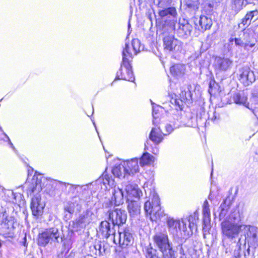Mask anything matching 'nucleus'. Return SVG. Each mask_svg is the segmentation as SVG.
Instances as JSON below:
<instances>
[{
    "instance_id": "obj_1",
    "label": "nucleus",
    "mask_w": 258,
    "mask_h": 258,
    "mask_svg": "<svg viewBox=\"0 0 258 258\" xmlns=\"http://www.w3.org/2000/svg\"><path fill=\"white\" fill-rule=\"evenodd\" d=\"M240 216L237 212L231 213L221 223L223 236L229 239H233L238 236L242 228V225L239 224Z\"/></svg>"
},
{
    "instance_id": "obj_2",
    "label": "nucleus",
    "mask_w": 258,
    "mask_h": 258,
    "mask_svg": "<svg viewBox=\"0 0 258 258\" xmlns=\"http://www.w3.org/2000/svg\"><path fill=\"white\" fill-rule=\"evenodd\" d=\"M154 244L162 253V258H176V251L173 249L172 243L169 242L166 232H157L153 237Z\"/></svg>"
},
{
    "instance_id": "obj_3",
    "label": "nucleus",
    "mask_w": 258,
    "mask_h": 258,
    "mask_svg": "<svg viewBox=\"0 0 258 258\" xmlns=\"http://www.w3.org/2000/svg\"><path fill=\"white\" fill-rule=\"evenodd\" d=\"M129 44L125 43V47L123 48L122 52V60L120 68L119 71L117 72L116 76L114 81L118 80H124L134 82L135 80L132 67L127 58V57L132 56V53L129 52Z\"/></svg>"
},
{
    "instance_id": "obj_4",
    "label": "nucleus",
    "mask_w": 258,
    "mask_h": 258,
    "mask_svg": "<svg viewBox=\"0 0 258 258\" xmlns=\"http://www.w3.org/2000/svg\"><path fill=\"white\" fill-rule=\"evenodd\" d=\"M144 210L146 214L150 216L152 221L156 222L158 220H163L165 217L164 211L160 206L159 198L158 196H154L152 202H146L144 204Z\"/></svg>"
},
{
    "instance_id": "obj_5",
    "label": "nucleus",
    "mask_w": 258,
    "mask_h": 258,
    "mask_svg": "<svg viewBox=\"0 0 258 258\" xmlns=\"http://www.w3.org/2000/svg\"><path fill=\"white\" fill-rule=\"evenodd\" d=\"M60 233L58 228L52 227L46 228L38 234L37 244L40 246L45 247L48 244L59 243V239L62 240L60 237Z\"/></svg>"
},
{
    "instance_id": "obj_6",
    "label": "nucleus",
    "mask_w": 258,
    "mask_h": 258,
    "mask_svg": "<svg viewBox=\"0 0 258 258\" xmlns=\"http://www.w3.org/2000/svg\"><path fill=\"white\" fill-rule=\"evenodd\" d=\"M191 86L187 87V90H182L178 98H172L170 103L173 105L175 109L179 110L180 112L182 110L184 104H190L192 102V94L190 90Z\"/></svg>"
},
{
    "instance_id": "obj_7",
    "label": "nucleus",
    "mask_w": 258,
    "mask_h": 258,
    "mask_svg": "<svg viewBox=\"0 0 258 258\" xmlns=\"http://www.w3.org/2000/svg\"><path fill=\"white\" fill-rule=\"evenodd\" d=\"M94 214L90 209H87L80 214L78 218L72 221V227L75 231L85 228L93 220Z\"/></svg>"
},
{
    "instance_id": "obj_8",
    "label": "nucleus",
    "mask_w": 258,
    "mask_h": 258,
    "mask_svg": "<svg viewBox=\"0 0 258 258\" xmlns=\"http://www.w3.org/2000/svg\"><path fill=\"white\" fill-rule=\"evenodd\" d=\"M158 15L162 22L170 25L176 22L178 16L176 8L170 6L159 9Z\"/></svg>"
},
{
    "instance_id": "obj_9",
    "label": "nucleus",
    "mask_w": 258,
    "mask_h": 258,
    "mask_svg": "<svg viewBox=\"0 0 258 258\" xmlns=\"http://www.w3.org/2000/svg\"><path fill=\"white\" fill-rule=\"evenodd\" d=\"M194 24L193 18L189 20L184 19L180 20L177 24V28H176V27L174 26L177 35L183 39L188 38L191 35L192 31V24Z\"/></svg>"
},
{
    "instance_id": "obj_10",
    "label": "nucleus",
    "mask_w": 258,
    "mask_h": 258,
    "mask_svg": "<svg viewBox=\"0 0 258 258\" xmlns=\"http://www.w3.org/2000/svg\"><path fill=\"white\" fill-rule=\"evenodd\" d=\"M109 219L111 221L113 226L118 227L124 224L127 220V213L124 210L116 208L107 212Z\"/></svg>"
},
{
    "instance_id": "obj_11",
    "label": "nucleus",
    "mask_w": 258,
    "mask_h": 258,
    "mask_svg": "<svg viewBox=\"0 0 258 258\" xmlns=\"http://www.w3.org/2000/svg\"><path fill=\"white\" fill-rule=\"evenodd\" d=\"M164 49L176 52L181 50L182 42L172 35L165 36L163 39Z\"/></svg>"
},
{
    "instance_id": "obj_12",
    "label": "nucleus",
    "mask_w": 258,
    "mask_h": 258,
    "mask_svg": "<svg viewBox=\"0 0 258 258\" xmlns=\"http://www.w3.org/2000/svg\"><path fill=\"white\" fill-rule=\"evenodd\" d=\"M2 224L4 229L3 236L6 238H13L15 236V229L18 225L15 218L9 216Z\"/></svg>"
},
{
    "instance_id": "obj_13",
    "label": "nucleus",
    "mask_w": 258,
    "mask_h": 258,
    "mask_svg": "<svg viewBox=\"0 0 258 258\" xmlns=\"http://www.w3.org/2000/svg\"><path fill=\"white\" fill-rule=\"evenodd\" d=\"M239 80L245 86H248L255 81L254 72L249 67H244L239 71Z\"/></svg>"
},
{
    "instance_id": "obj_14",
    "label": "nucleus",
    "mask_w": 258,
    "mask_h": 258,
    "mask_svg": "<svg viewBox=\"0 0 258 258\" xmlns=\"http://www.w3.org/2000/svg\"><path fill=\"white\" fill-rule=\"evenodd\" d=\"M195 28L201 32L209 30L212 24V19L206 16H201L199 19L193 18Z\"/></svg>"
},
{
    "instance_id": "obj_15",
    "label": "nucleus",
    "mask_w": 258,
    "mask_h": 258,
    "mask_svg": "<svg viewBox=\"0 0 258 258\" xmlns=\"http://www.w3.org/2000/svg\"><path fill=\"white\" fill-rule=\"evenodd\" d=\"M45 206V204L41 201V198L39 195L32 199L30 207L33 216L37 217L41 216L43 213Z\"/></svg>"
},
{
    "instance_id": "obj_16",
    "label": "nucleus",
    "mask_w": 258,
    "mask_h": 258,
    "mask_svg": "<svg viewBox=\"0 0 258 258\" xmlns=\"http://www.w3.org/2000/svg\"><path fill=\"white\" fill-rule=\"evenodd\" d=\"M119 243L122 248L131 246L134 243V238L130 228H125L122 232H119Z\"/></svg>"
},
{
    "instance_id": "obj_17",
    "label": "nucleus",
    "mask_w": 258,
    "mask_h": 258,
    "mask_svg": "<svg viewBox=\"0 0 258 258\" xmlns=\"http://www.w3.org/2000/svg\"><path fill=\"white\" fill-rule=\"evenodd\" d=\"M166 220L169 231L173 235H178L180 233L181 236L183 235L182 230V221L178 220H175L173 218L166 217L163 219V221Z\"/></svg>"
},
{
    "instance_id": "obj_18",
    "label": "nucleus",
    "mask_w": 258,
    "mask_h": 258,
    "mask_svg": "<svg viewBox=\"0 0 258 258\" xmlns=\"http://www.w3.org/2000/svg\"><path fill=\"white\" fill-rule=\"evenodd\" d=\"M233 61L229 58L216 56L214 60V67L216 70L220 71H227L232 66Z\"/></svg>"
},
{
    "instance_id": "obj_19",
    "label": "nucleus",
    "mask_w": 258,
    "mask_h": 258,
    "mask_svg": "<svg viewBox=\"0 0 258 258\" xmlns=\"http://www.w3.org/2000/svg\"><path fill=\"white\" fill-rule=\"evenodd\" d=\"M258 18V10L255 9L248 11L245 16L241 19V22L238 24L239 28H247L252 21H255Z\"/></svg>"
},
{
    "instance_id": "obj_20",
    "label": "nucleus",
    "mask_w": 258,
    "mask_h": 258,
    "mask_svg": "<svg viewBox=\"0 0 258 258\" xmlns=\"http://www.w3.org/2000/svg\"><path fill=\"white\" fill-rule=\"evenodd\" d=\"M243 230L245 236V240H247L248 243L254 242L257 240V233L258 228L254 226L242 225Z\"/></svg>"
},
{
    "instance_id": "obj_21",
    "label": "nucleus",
    "mask_w": 258,
    "mask_h": 258,
    "mask_svg": "<svg viewBox=\"0 0 258 258\" xmlns=\"http://www.w3.org/2000/svg\"><path fill=\"white\" fill-rule=\"evenodd\" d=\"M231 204L232 202L230 197H227L221 203L217 211L214 213L215 216L217 217V215H218L219 220L224 219L227 215Z\"/></svg>"
},
{
    "instance_id": "obj_22",
    "label": "nucleus",
    "mask_w": 258,
    "mask_h": 258,
    "mask_svg": "<svg viewBox=\"0 0 258 258\" xmlns=\"http://www.w3.org/2000/svg\"><path fill=\"white\" fill-rule=\"evenodd\" d=\"M112 197L111 200L109 201V205L119 206L122 204L124 202V199H126V195H124L122 189L117 188L113 190Z\"/></svg>"
},
{
    "instance_id": "obj_23",
    "label": "nucleus",
    "mask_w": 258,
    "mask_h": 258,
    "mask_svg": "<svg viewBox=\"0 0 258 258\" xmlns=\"http://www.w3.org/2000/svg\"><path fill=\"white\" fill-rule=\"evenodd\" d=\"M125 191L126 192V201H130L132 198H139L142 195V192L136 185L128 184L125 185Z\"/></svg>"
},
{
    "instance_id": "obj_24",
    "label": "nucleus",
    "mask_w": 258,
    "mask_h": 258,
    "mask_svg": "<svg viewBox=\"0 0 258 258\" xmlns=\"http://www.w3.org/2000/svg\"><path fill=\"white\" fill-rule=\"evenodd\" d=\"M124 167L126 169L127 176L132 175L139 171L138 160L137 158L133 159L131 161L123 162Z\"/></svg>"
},
{
    "instance_id": "obj_25",
    "label": "nucleus",
    "mask_w": 258,
    "mask_h": 258,
    "mask_svg": "<svg viewBox=\"0 0 258 258\" xmlns=\"http://www.w3.org/2000/svg\"><path fill=\"white\" fill-rule=\"evenodd\" d=\"M246 28H240L242 31H240L239 36L247 47H252L254 44L250 43L253 39L252 32L250 29Z\"/></svg>"
},
{
    "instance_id": "obj_26",
    "label": "nucleus",
    "mask_w": 258,
    "mask_h": 258,
    "mask_svg": "<svg viewBox=\"0 0 258 258\" xmlns=\"http://www.w3.org/2000/svg\"><path fill=\"white\" fill-rule=\"evenodd\" d=\"M99 229L102 236L105 238H108L115 233V230L111 228L110 224L107 221H101Z\"/></svg>"
},
{
    "instance_id": "obj_27",
    "label": "nucleus",
    "mask_w": 258,
    "mask_h": 258,
    "mask_svg": "<svg viewBox=\"0 0 258 258\" xmlns=\"http://www.w3.org/2000/svg\"><path fill=\"white\" fill-rule=\"evenodd\" d=\"M233 100L235 103L242 105L249 109H252V107H250L249 103L247 102V95L244 92H240L234 94Z\"/></svg>"
},
{
    "instance_id": "obj_28",
    "label": "nucleus",
    "mask_w": 258,
    "mask_h": 258,
    "mask_svg": "<svg viewBox=\"0 0 258 258\" xmlns=\"http://www.w3.org/2000/svg\"><path fill=\"white\" fill-rule=\"evenodd\" d=\"M43 178V177L42 176H40L39 178L37 176L35 178V176H34L33 181L29 187V191L30 194L35 192H39L41 191L44 186V184H42V179Z\"/></svg>"
},
{
    "instance_id": "obj_29",
    "label": "nucleus",
    "mask_w": 258,
    "mask_h": 258,
    "mask_svg": "<svg viewBox=\"0 0 258 258\" xmlns=\"http://www.w3.org/2000/svg\"><path fill=\"white\" fill-rule=\"evenodd\" d=\"M185 69V65L177 63L170 67V71L173 77L179 79L184 75Z\"/></svg>"
},
{
    "instance_id": "obj_30",
    "label": "nucleus",
    "mask_w": 258,
    "mask_h": 258,
    "mask_svg": "<svg viewBox=\"0 0 258 258\" xmlns=\"http://www.w3.org/2000/svg\"><path fill=\"white\" fill-rule=\"evenodd\" d=\"M128 203L127 209L131 216L138 215L140 213L141 205L139 200H131Z\"/></svg>"
},
{
    "instance_id": "obj_31",
    "label": "nucleus",
    "mask_w": 258,
    "mask_h": 258,
    "mask_svg": "<svg viewBox=\"0 0 258 258\" xmlns=\"http://www.w3.org/2000/svg\"><path fill=\"white\" fill-rule=\"evenodd\" d=\"M159 249L154 248L150 243L145 247V254L146 258H162V253Z\"/></svg>"
},
{
    "instance_id": "obj_32",
    "label": "nucleus",
    "mask_w": 258,
    "mask_h": 258,
    "mask_svg": "<svg viewBox=\"0 0 258 258\" xmlns=\"http://www.w3.org/2000/svg\"><path fill=\"white\" fill-rule=\"evenodd\" d=\"M248 3L245 0H230V7L233 12L237 14Z\"/></svg>"
},
{
    "instance_id": "obj_33",
    "label": "nucleus",
    "mask_w": 258,
    "mask_h": 258,
    "mask_svg": "<svg viewBox=\"0 0 258 258\" xmlns=\"http://www.w3.org/2000/svg\"><path fill=\"white\" fill-rule=\"evenodd\" d=\"M163 135V134L159 127H153L149 135V138L155 144H158L162 142Z\"/></svg>"
},
{
    "instance_id": "obj_34",
    "label": "nucleus",
    "mask_w": 258,
    "mask_h": 258,
    "mask_svg": "<svg viewBox=\"0 0 258 258\" xmlns=\"http://www.w3.org/2000/svg\"><path fill=\"white\" fill-rule=\"evenodd\" d=\"M123 162L120 164L115 166L112 169V174L116 177L121 178H125L126 175V172H125V167H124Z\"/></svg>"
},
{
    "instance_id": "obj_35",
    "label": "nucleus",
    "mask_w": 258,
    "mask_h": 258,
    "mask_svg": "<svg viewBox=\"0 0 258 258\" xmlns=\"http://www.w3.org/2000/svg\"><path fill=\"white\" fill-rule=\"evenodd\" d=\"M199 4V0H185V9L187 12H194L198 9Z\"/></svg>"
},
{
    "instance_id": "obj_36",
    "label": "nucleus",
    "mask_w": 258,
    "mask_h": 258,
    "mask_svg": "<svg viewBox=\"0 0 258 258\" xmlns=\"http://www.w3.org/2000/svg\"><path fill=\"white\" fill-rule=\"evenodd\" d=\"M203 222L205 225L208 224L210 220V211L207 200H205L203 206Z\"/></svg>"
},
{
    "instance_id": "obj_37",
    "label": "nucleus",
    "mask_w": 258,
    "mask_h": 258,
    "mask_svg": "<svg viewBox=\"0 0 258 258\" xmlns=\"http://www.w3.org/2000/svg\"><path fill=\"white\" fill-rule=\"evenodd\" d=\"M68 203L72 206V208L75 211L78 212L81 211L83 201L79 197L76 196L74 197Z\"/></svg>"
},
{
    "instance_id": "obj_38",
    "label": "nucleus",
    "mask_w": 258,
    "mask_h": 258,
    "mask_svg": "<svg viewBox=\"0 0 258 258\" xmlns=\"http://www.w3.org/2000/svg\"><path fill=\"white\" fill-rule=\"evenodd\" d=\"M63 210V220L66 221L72 218L73 215L75 212V211L72 208V206H71V205H70L68 202H67L66 204L64 205Z\"/></svg>"
},
{
    "instance_id": "obj_39",
    "label": "nucleus",
    "mask_w": 258,
    "mask_h": 258,
    "mask_svg": "<svg viewBox=\"0 0 258 258\" xmlns=\"http://www.w3.org/2000/svg\"><path fill=\"white\" fill-rule=\"evenodd\" d=\"M194 228H196V223H188L189 230H188L186 227V223L183 220H182V230L183 236H189L190 235H192V230Z\"/></svg>"
},
{
    "instance_id": "obj_40",
    "label": "nucleus",
    "mask_w": 258,
    "mask_h": 258,
    "mask_svg": "<svg viewBox=\"0 0 258 258\" xmlns=\"http://www.w3.org/2000/svg\"><path fill=\"white\" fill-rule=\"evenodd\" d=\"M102 182L104 185H108L109 186H112L114 184L113 180L109 177V176L107 174L106 171H105L102 175Z\"/></svg>"
},
{
    "instance_id": "obj_41",
    "label": "nucleus",
    "mask_w": 258,
    "mask_h": 258,
    "mask_svg": "<svg viewBox=\"0 0 258 258\" xmlns=\"http://www.w3.org/2000/svg\"><path fill=\"white\" fill-rule=\"evenodd\" d=\"M218 84L214 81H211L209 85L208 92L210 94H216L219 90Z\"/></svg>"
},
{
    "instance_id": "obj_42",
    "label": "nucleus",
    "mask_w": 258,
    "mask_h": 258,
    "mask_svg": "<svg viewBox=\"0 0 258 258\" xmlns=\"http://www.w3.org/2000/svg\"><path fill=\"white\" fill-rule=\"evenodd\" d=\"M132 45L136 53L143 50V46L141 45L140 41L138 39H133L132 42Z\"/></svg>"
},
{
    "instance_id": "obj_43",
    "label": "nucleus",
    "mask_w": 258,
    "mask_h": 258,
    "mask_svg": "<svg viewBox=\"0 0 258 258\" xmlns=\"http://www.w3.org/2000/svg\"><path fill=\"white\" fill-rule=\"evenodd\" d=\"M172 2V0H155V3L159 9L170 7Z\"/></svg>"
},
{
    "instance_id": "obj_44",
    "label": "nucleus",
    "mask_w": 258,
    "mask_h": 258,
    "mask_svg": "<svg viewBox=\"0 0 258 258\" xmlns=\"http://www.w3.org/2000/svg\"><path fill=\"white\" fill-rule=\"evenodd\" d=\"M229 42H233L234 41L235 44L237 46L243 47L245 48H247V46L246 45L245 43L243 42L241 38L238 35V37L233 38L230 37L229 39Z\"/></svg>"
},
{
    "instance_id": "obj_45",
    "label": "nucleus",
    "mask_w": 258,
    "mask_h": 258,
    "mask_svg": "<svg viewBox=\"0 0 258 258\" xmlns=\"http://www.w3.org/2000/svg\"><path fill=\"white\" fill-rule=\"evenodd\" d=\"M7 194L10 198L9 199V202L13 203H16L17 202V198H21V194L14 193L12 190H9Z\"/></svg>"
},
{
    "instance_id": "obj_46",
    "label": "nucleus",
    "mask_w": 258,
    "mask_h": 258,
    "mask_svg": "<svg viewBox=\"0 0 258 258\" xmlns=\"http://www.w3.org/2000/svg\"><path fill=\"white\" fill-rule=\"evenodd\" d=\"M153 157L148 152L144 153L141 159L140 163L143 165H146L149 164Z\"/></svg>"
},
{
    "instance_id": "obj_47",
    "label": "nucleus",
    "mask_w": 258,
    "mask_h": 258,
    "mask_svg": "<svg viewBox=\"0 0 258 258\" xmlns=\"http://www.w3.org/2000/svg\"><path fill=\"white\" fill-rule=\"evenodd\" d=\"M58 183L62 185V189H63V187H65L67 189V187H69V192H74V191L76 189V188L79 186V185H74L72 184H70L66 182H62L61 181H58Z\"/></svg>"
},
{
    "instance_id": "obj_48",
    "label": "nucleus",
    "mask_w": 258,
    "mask_h": 258,
    "mask_svg": "<svg viewBox=\"0 0 258 258\" xmlns=\"http://www.w3.org/2000/svg\"><path fill=\"white\" fill-rule=\"evenodd\" d=\"M9 217L6 209L3 207H0V225L6 221V220Z\"/></svg>"
},
{
    "instance_id": "obj_49",
    "label": "nucleus",
    "mask_w": 258,
    "mask_h": 258,
    "mask_svg": "<svg viewBox=\"0 0 258 258\" xmlns=\"http://www.w3.org/2000/svg\"><path fill=\"white\" fill-rule=\"evenodd\" d=\"M9 217L6 209L3 207H0V225L6 221V220Z\"/></svg>"
},
{
    "instance_id": "obj_50",
    "label": "nucleus",
    "mask_w": 258,
    "mask_h": 258,
    "mask_svg": "<svg viewBox=\"0 0 258 258\" xmlns=\"http://www.w3.org/2000/svg\"><path fill=\"white\" fill-rule=\"evenodd\" d=\"M240 239L239 238L238 241L236 244V247L234 251V256L236 258L240 257V251H241V243H240Z\"/></svg>"
},
{
    "instance_id": "obj_51",
    "label": "nucleus",
    "mask_w": 258,
    "mask_h": 258,
    "mask_svg": "<svg viewBox=\"0 0 258 258\" xmlns=\"http://www.w3.org/2000/svg\"><path fill=\"white\" fill-rule=\"evenodd\" d=\"M199 219V215L197 212H194L192 215H190L188 219V223H196Z\"/></svg>"
},
{
    "instance_id": "obj_52",
    "label": "nucleus",
    "mask_w": 258,
    "mask_h": 258,
    "mask_svg": "<svg viewBox=\"0 0 258 258\" xmlns=\"http://www.w3.org/2000/svg\"><path fill=\"white\" fill-rule=\"evenodd\" d=\"M74 229L68 230V235L64 240H67L68 244H72L73 242V237L74 235Z\"/></svg>"
},
{
    "instance_id": "obj_53",
    "label": "nucleus",
    "mask_w": 258,
    "mask_h": 258,
    "mask_svg": "<svg viewBox=\"0 0 258 258\" xmlns=\"http://www.w3.org/2000/svg\"><path fill=\"white\" fill-rule=\"evenodd\" d=\"M3 136H1V139H0V141L1 140H5V138H6L7 139V141L8 142V144L10 146V147L14 150H15L16 149L15 148V147L14 146L13 143L11 142L10 138H9V137L3 131Z\"/></svg>"
},
{
    "instance_id": "obj_54",
    "label": "nucleus",
    "mask_w": 258,
    "mask_h": 258,
    "mask_svg": "<svg viewBox=\"0 0 258 258\" xmlns=\"http://www.w3.org/2000/svg\"><path fill=\"white\" fill-rule=\"evenodd\" d=\"M251 94L253 95V100L256 99L258 100V85L254 87Z\"/></svg>"
},
{
    "instance_id": "obj_55",
    "label": "nucleus",
    "mask_w": 258,
    "mask_h": 258,
    "mask_svg": "<svg viewBox=\"0 0 258 258\" xmlns=\"http://www.w3.org/2000/svg\"><path fill=\"white\" fill-rule=\"evenodd\" d=\"M165 131H166V133L163 134L164 136H166L167 135H169L173 131V128L172 127V126L170 124H167L165 125Z\"/></svg>"
},
{
    "instance_id": "obj_56",
    "label": "nucleus",
    "mask_w": 258,
    "mask_h": 258,
    "mask_svg": "<svg viewBox=\"0 0 258 258\" xmlns=\"http://www.w3.org/2000/svg\"><path fill=\"white\" fill-rule=\"evenodd\" d=\"M159 107L158 106H157L156 107L154 106V105L152 106V109H153V117L154 118H156L158 117V108Z\"/></svg>"
},
{
    "instance_id": "obj_57",
    "label": "nucleus",
    "mask_w": 258,
    "mask_h": 258,
    "mask_svg": "<svg viewBox=\"0 0 258 258\" xmlns=\"http://www.w3.org/2000/svg\"><path fill=\"white\" fill-rule=\"evenodd\" d=\"M250 102H251V104L250 105L249 104V106H250V107H251V106L252 107L251 110H252L253 111L252 104L257 105V107H258V100H256V99H254L253 100V95H252L251 98L250 99Z\"/></svg>"
},
{
    "instance_id": "obj_58",
    "label": "nucleus",
    "mask_w": 258,
    "mask_h": 258,
    "mask_svg": "<svg viewBox=\"0 0 258 258\" xmlns=\"http://www.w3.org/2000/svg\"><path fill=\"white\" fill-rule=\"evenodd\" d=\"M94 248L96 250H98L99 251V253H101V244L98 243L94 245Z\"/></svg>"
},
{
    "instance_id": "obj_59",
    "label": "nucleus",
    "mask_w": 258,
    "mask_h": 258,
    "mask_svg": "<svg viewBox=\"0 0 258 258\" xmlns=\"http://www.w3.org/2000/svg\"><path fill=\"white\" fill-rule=\"evenodd\" d=\"M22 244L23 245H24V246L25 247H27V237H26V235H25L24 236V237H23V239H22V241L21 242Z\"/></svg>"
},
{
    "instance_id": "obj_60",
    "label": "nucleus",
    "mask_w": 258,
    "mask_h": 258,
    "mask_svg": "<svg viewBox=\"0 0 258 258\" xmlns=\"http://www.w3.org/2000/svg\"><path fill=\"white\" fill-rule=\"evenodd\" d=\"M250 254V248L249 246L248 247V248L246 250V252H244V257H246L247 256H248Z\"/></svg>"
},
{
    "instance_id": "obj_61",
    "label": "nucleus",
    "mask_w": 258,
    "mask_h": 258,
    "mask_svg": "<svg viewBox=\"0 0 258 258\" xmlns=\"http://www.w3.org/2000/svg\"><path fill=\"white\" fill-rule=\"evenodd\" d=\"M121 72L123 74H124L125 75H127L126 72L125 68L124 67H122V70Z\"/></svg>"
},
{
    "instance_id": "obj_62",
    "label": "nucleus",
    "mask_w": 258,
    "mask_h": 258,
    "mask_svg": "<svg viewBox=\"0 0 258 258\" xmlns=\"http://www.w3.org/2000/svg\"><path fill=\"white\" fill-rule=\"evenodd\" d=\"M169 106H170L171 108V109H170V111H174L173 109V108H175V107L174 106V105H172V106H171V105H169ZM175 110H176L177 111H178V110H177L176 109H175Z\"/></svg>"
},
{
    "instance_id": "obj_63",
    "label": "nucleus",
    "mask_w": 258,
    "mask_h": 258,
    "mask_svg": "<svg viewBox=\"0 0 258 258\" xmlns=\"http://www.w3.org/2000/svg\"><path fill=\"white\" fill-rule=\"evenodd\" d=\"M148 144V141H147L146 143H145V150H147V144Z\"/></svg>"
},
{
    "instance_id": "obj_64",
    "label": "nucleus",
    "mask_w": 258,
    "mask_h": 258,
    "mask_svg": "<svg viewBox=\"0 0 258 258\" xmlns=\"http://www.w3.org/2000/svg\"><path fill=\"white\" fill-rule=\"evenodd\" d=\"M208 6H209V7L210 8H212V7H213V6H212V4H209Z\"/></svg>"
}]
</instances>
